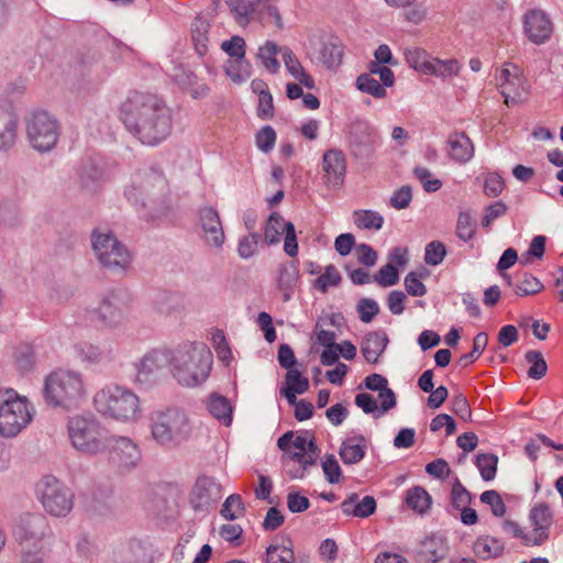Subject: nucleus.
<instances>
[{
  "instance_id": "46",
  "label": "nucleus",
  "mask_w": 563,
  "mask_h": 563,
  "mask_svg": "<svg viewBox=\"0 0 563 563\" xmlns=\"http://www.w3.org/2000/svg\"><path fill=\"white\" fill-rule=\"evenodd\" d=\"M179 298L177 295L162 290L153 300L155 310L161 314H170L178 308Z\"/></svg>"
},
{
  "instance_id": "31",
  "label": "nucleus",
  "mask_w": 563,
  "mask_h": 563,
  "mask_svg": "<svg viewBox=\"0 0 563 563\" xmlns=\"http://www.w3.org/2000/svg\"><path fill=\"white\" fill-rule=\"evenodd\" d=\"M421 553L430 563L443 560L448 553L446 540L441 536L427 537L421 544Z\"/></svg>"
},
{
  "instance_id": "15",
  "label": "nucleus",
  "mask_w": 563,
  "mask_h": 563,
  "mask_svg": "<svg viewBox=\"0 0 563 563\" xmlns=\"http://www.w3.org/2000/svg\"><path fill=\"white\" fill-rule=\"evenodd\" d=\"M222 496V485L216 477L200 475L189 493L188 500L195 511H208Z\"/></svg>"
},
{
  "instance_id": "54",
  "label": "nucleus",
  "mask_w": 563,
  "mask_h": 563,
  "mask_svg": "<svg viewBox=\"0 0 563 563\" xmlns=\"http://www.w3.org/2000/svg\"><path fill=\"white\" fill-rule=\"evenodd\" d=\"M406 60L410 67L422 71L428 75L429 64H431V59L428 58L424 51L419 48L408 49L406 52Z\"/></svg>"
},
{
  "instance_id": "35",
  "label": "nucleus",
  "mask_w": 563,
  "mask_h": 563,
  "mask_svg": "<svg viewBox=\"0 0 563 563\" xmlns=\"http://www.w3.org/2000/svg\"><path fill=\"white\" fill-rule=\"evenodd\" d=\"M287 227L288 222L285 221L280 214L276 212L272 213L264 230L265 242L268 245L278 243L282 235L287 232Z\"/></svg>"
},
{
  "instance_id": "33",
  "label": "nucleus",
  "mask_w": 563,
  "mask_h": 563,
  "mask_svg": "<svg viewBox=\"0 0 563 563\" xmlns=\"http://www.w3.org/2000/svg\"><path fill=\"white\" fill-rule=\"evenodd\" d=\"M252 66L246 57L229 58L224 64L225 75L236 84L247 80L252 74Z\"/></svg>"
},
{
  "instance_id": "2",
  "label": "nucleus",
  "mask_w": 563,
  "mask_h": 563,
  "mask_svg": "<svg viewBox=\"0 0 563 563\" xmlns=\"http://www.w3.org/2000/svg\"><path fill=\"white\" fill-rule=\"evenodd\" d=\"M212 354L202 342H186L170 352V372L183 386L195 387L210 375Z\"/></svg>"
},
{
  "instance_id": "23",
  "label": "nucleus",
  "mask_w": 563,
  "mask_h": 563,
  "mask_svg": "<svg viewBox=\"0 0 563 563\" xmlns=\"http://www.w3.org/2000/svg\"><path fill=\"white\" fill-rule=\"evenodd\" d=\"M449 156L460 164L470 162L474 156V145L464 132L452 133L446 141Z\"/></svg>"
},
{
  "instance_id": "64",
  "label": "nucleus",
  "mask_w": 563,
  "mask_h": 563,
  "mask_svg": "<svg viewBox=\"0 0 563 563\" xmlns=\"http://www.w3.org/2000/svg\"><path fill=\"white\" fill-rule=\"evenodd\" d=\"M411 200V188L409 186H402L393 194V196L390 197L389 205L397 210H401L407 208L410 205Z\"/></svg>"
},
{
  "instance_id": "34",
  "label": "nucleus",
  "mask_w": 563,
  "mask_h": 563,
  "mask_svg": "<svg viewBox=\"0 0 563 563\" xmlns=\"http://www.w3.org/2000/svg\"><path fill=\"white\" fill-rule=\"evenodd\" d=\"M354 224L362 230H380L384 225V217L374 210L360 209L353 212Z\"/></svg>"
},
{
  "instance_id": "63",
  "label": "nucleus",
  "mask_w": 563,
  "mask_h": 563,
  "mask_svg": "<svg viewBox=\"0 0 563 563\" xmlns=\"http://www.w3.org/2000/svg\"><path fill=\"white\" fill-rule=\"evenodd\" d=\"M322 470L327 481L331 484H336L342 477L341 467L333 455H329L322 462Z\"/></svg>"
},
{
  "instance_id": "7",
  "label": "nucleus",
  "mask_w": 563,
  "mask_h": 563,
  "mask_svg": "<svg viewBox=\"0 0 563 563\" xmlns=\"http://www.w3.org/2000/svg\"><path fill=\"white\" fill-rule=\"evenodd\" d=\"M68 435L73 446L85 454L95 455L106 451V430L95 419L73 417L68 421Z\"/></svg>"
},
{
  "instance_id": "58",
  "label": "nucleus",
  "mask_w": 563,
  "mask_h": 563,
  "mask_svg": "<svg viewBox=\"0 0 563 563\" xmlns=\"http://www.w3.org/2000/svg\"><path fill=\"white\" fill-rule=\"evenodd\" d=\"M472 496L470 492L461 484L459 479L452 486L451 504L457 510L470 505Z\"/></svg>"
},
{
  "instance_id": "19",
  "label": "nucleus",
  "mask_w": 563,
  "mask_h": 563,
  "mask_svg": "<svg viewBox=\"0 0 563 563\" xmlns=\"http://www.w3.org/2000/svg\"><path fill=\"white\" fill-rule=\"evenodd\" d=\"M514 71L505 67L500 70L497 77L500 92L504 97V102L509 107L518 104L527 100L528 86L523 77L519 74L516 66H512Z\"/></svg>"
},
{
  "instance_id": "62",
  "label": "nucleus",
  "mask_w": 563,
  "mask_h": 563,
  "mask_svg": "<svg viewBox=\"0 0 563 563\" xmlns=\"http://www.w3.org/2000/svg\"><path fill=\"white\" fill-rule=\"evenodd\" d=\"M261 235L258 233H251L247 236H244L240 240L238 245V253L242 258L252 257L256 250L257 244L260 242Z\"/></svg>"
},
{
  "instance_id": "30",
  "label": "nucleus",
  "mask_w": 563,
  "mask_h": 563,
  "mask_svg": "<svg viewBox=\"0 0 563 563\" xmlns=\"http://www.w3.org/2000/svg\"><path fill=\"white\" fill-rule=\"evenodd\" d=\"M74 353L77 358H79L81 362L91 364V365H98L104 362L110 361V354L102 349H100L98 345L88 343V342H81L74 345Z\"/></svg>"
},
{
  "instance_id": "4",
  "label": "nucleus",
  "mask_w": 563,
  "mask_h": 563,
  "mask_svg": "<svg viewBox=\"0 0 563 563\" xmlns=\"http://www.w3.org/2000/svg\"><path fill=\"white\" fill-rule=\"evenodd\" d=\"M46 405L73 409L85 396L82 375L74 371L58 369L46 376L43 387Z\"/></svg>"
},
{
  "instance_id": "57",
  "label": "nucleus",
  "mask_w": 563,
  "mask_h": 563,
  "mask_svg": "<svg viewBox=\"0 0 563 563\" xmlns=\"http://www.w3.org/2000/svg\"><path fill=\"white\" fill-rule=\"evenodd\" d=\"M374 280L382 287L394 286L399 280V274L397 268L389 263L379 268L377 274L374 276Z\"/></svg>"
},
{
  "instance_id": "53",
  "label": "nucleus",
  "mask_w": 563,
  "mask_h": 563,
  "mask_svg": "<svg viewBox=\"0 0 563 563\" xmlns=\"http://www.w3.org/2000/svg\"><path fill=\"white\" fill-rule=\"evenodd\" d=\"M255 143L260 151L269 153L276 143V132L271 125L263 126L255 135Z\"/></svg>"
},
{
  "instance_id": "26",
  "label": "nucleus",
  "mask_w": 563,
  "mask_h": 563,
  "mask_svg": "<svg viewBox=\"0 0 563 563\" xmlns=\"http://www.w3.org/2000/svg\"><path fill=\"white\" fill-rule=\"evenodd\" d=\"M18 137V119L13 112L0 106V151L10 150Z\"/></svg>"
},
{
  "instance_id": "47",
  "label": "nucleus",
  "mask_w": 563,
  "mask_h": 563,
  "mask_svg": "<svg viewBox=\"0 0 563 563\" xmlns=\"http://www.w3.org/2000/svg\"><path fill=\"white\" fill-rule=\"evenodd\" d=\"M341 275L336 267L332 264L328 265L323 272L313 283L316 289L325 294L330 287H336L341 283Z\"/></svg>"
},
{
  "instance_id": "16",
  "label": "nucleus",
  "mask_w": 563,
  "mask_h": 563,
  "mask_svg": "<svg viewBox=\"0 0 563 563\" xmlns=\"http://www.w3.org/2000/svg\"><path fill=\"white\" fill-rule=\"evenodd\" d=\"M522 24L525 35L536 45L549 42L554 32L550 15L541 9L527 11L522 18Z\"/></svg>"
},
{
  "instance_id": "41",
  "label": "nucleus",
  "mask_w": 563,
  "mask_h": 563,
  "mask_svg": "<svg viewBox=\"0 0 563 563\" xmlns=\"http://www.w3.org/2000/svg\"><path fill=\"white\" fill-rule=\"evenodd\" d=\"M475 464L485 482L493 481L496 476L498 456L494 453H478Z\"/></svg>"
},
{
  "instance_id": "14",
  "label": "nucleus",
  "mask_w": 563,
  "mask_h": 563,
  "mask_svg": "<svg viewBox=\"0 0 563 563\" xmlns=\"http://www.w3.org/2000/svg\"><path fill=\"white\" fill-rule=\"evenodd\" d=\"M167 192V180L157 170H151L137 176L130 186L125 188L124 195L134 205L145 206L144 198H152L155 195L165 196Z\"/></svg>"
},
{
  "instance_id": "5",
  "label": "nucleus",
  "mask_w": 563,
  "mask_h": 563,
  "mask_svg": "<svg viewBox=\"0 0 563 563\" xmlns=\"http://www.w3.org/2000/svg\"><path fill=\"white\" fill-rule=\"evenodd\" d=\"M151 433L163 446L175 448L188 439L191 424L187 413L177 407L158 409L151 413Z\"/></svg>"
},
{
  "instance_id": "45",
  "label": "nucleus",
  "mask_w": 563,
  "mask_h": 563,
  "mask_svg": "<svg viewBox=\"0 0 563 563\" xmlns=\"http://www.w3.org/2000/svg\"><path fill=\"white\" fill-rule=\"evenodd\" d=\"M356 87L362 92L373 96L374 98H384L386 89L371 74L364 73L356 78Z\"/></svg>"
},
{
  "instance_id": "40",
  "label": "nucleus",
  "mask_w": 563,
  "mask_h": 563,
  "mask_svg": "<svg viewBox=\"0 0 563 563\" xmlns=\"http://www.w3.org/2000/svg\"><path fill=\"white\" fill-rule=\"evenodd\" d=\"M209 24L202 18H196L191 24V37L197 53L202 56L208 49Z\"/></svg>"
},
{
  "instance_id": "28",
  "label": "nucleus",
  "mask_w": 563,
  "mask_h": 563,
  "mask_svg": "<svg viewBox=\"0 0 563 563\" xmlns=\"http://www.w3.org/2000/svg\"><path fill=\"white\" fill-rule=\"evenodd\" d=\"M319 456V450H292L290 449L286 453H284L285 463L297 462L299 466L296 470H289V476L291 478H300L303 476L305 471L308 466H311L316 463Z\"/></svg>"
},
{
  "instance_id": "1",
  "label": "nucleus",
  "mask_w": 563,
  "mask_h": 563,
  "mask_svg": "<svg viewBox=\"0 0 563 563\" xmlns=\"http://www.w3.org/2000/svg\"><path fill=\"white\" fill-rule=\"evenodd\" d=\"M121 121L126 130L146 145H157L172 130V118L157 96L132 92L121 106Z\"/></svg>"
},
{
  "instance_id": "61",
  "label": "nucleus",
  "mask_w": 563,
  "mask_h": 563,
  "mask_svg": "<svg viewBox=\"0 0 563 563\" xmlns=\"http://www.w3.org/2000/svg\"><path fill=\"white\" fill-rule=\"evenodd\" d=\"M505 187L504 179L496 173H488L484 179V192L486 196L498 197Z\"/></svg>"
},
{
  "instance_id": "52",
  "label": "nucleus",
  "mask_w": 563,
  "mask_h": 563,
  "mask_svg": "<svg viewBox=\"0 0 563 563\" xmlns=\"http://www.w3.org/2000/svg\"><path fill=\"white\" fill-rule=\"evenodd\" d=\"M475 234V223L468 212H461L456 222V235L464 242L473 239Z\"/></svg>"
},
{
  "instance_id": "32",
  "label": "nucleus",
  "mask_w": 563,
  "mask_h": 563,
  "mask_svg": "<svg viewBox=\"0 0 563 563\" xmlns=\"http://www.w3.org/2000/svg\"><path fill=\"white\" fill-rule=\"evenodd\" d=\"M299 271L295 262L282 264L278 268L277 285L284 291V300L290 298L289 290L294 288L298 280Z\"/></svg>"
},
{
  "instance_id": "44",
  "label": "nucleus",
  "mask_w": 563,
  "mask_h": 563,
  "mask_svg": "<svg viewBox=\"0 0 563 563\" xmlns=\"http://www.w3.org/2000/svg\"><path fill=\"white\" fill-rule=\"evenodd\" d=\"M245 507L241 495H230L222 505L221 516L227 520H235L244 516Z\"/></svg>"
},
{
  "instance_id": "13",
  "label": "nucleus",
  "mask_w": 563,
  "mask_h": 563,
  "mask_svg": "<svg viewBox=\"0 0 563 563\" xmlns=\"http://www.w3.org/2000/svg\"><path fill=\"white\" fill-rule=\"evenodd\" d=\"M349 150L356 159L369 158L379 144L376 130L364 120H355L349 129Z\"/></svg>"
},
{
  "instance_id": "20",
  "label": "nucleus",
  "mask_w": 563,
  "mask_h": 563,
  "mask_svg": "<svg viewBox=\"0 0 563 563\" xmlns=\"http://www.w3.org/2000/svg\"><path fill=\"white\" fill-rule=\"evenodd\" d=\"M198 214L205 242L209 246L221 247L225 236L218 211L211 207H203L199 209Z\"/></svg>"
},
{
  "instance_id": "49",
  "label": "nucleus",
  "mask_w": 563,
  "mask_h": 563,
  "mask_svg": "<svg viewBox=\"0 0 563 563\" xmlns=\"http://www.w3.org/2000/svg\"><path fill=\"white\" fill-rule=\"evenodd\" d=\"M292 549L285 545H269L266 549V563H294Z\"/></svg>"
},
{
  "instance_id": "36",
  "label": "nucleus",
  "mask_w": 563,
  "mask_h": 563,
  "mask_svg": "<svg viewBox=\"0 0 563 563\" xmlns=\"http://www.w3.org/2000/svg\"><path fill=\"white\" fill-rule=\"evenodd\" d=\"M406 503L413 511L423 514L431 506V497L424 488L416 486L407 490Z\"/></svg>"
},
{
  "instance_id": "21",
  "label": "nucleus",
  "mask_w": 563,
  "mask_h": 563,
  "mask_svg": "<svg viewBox=\"0 0 563 563\" xmlns=\"http://www.w3.org/2000/svg\"><path fill=\"white\" fill-rule=\"evenodd\" d=\"M529 518L533 525L530 532L532 539H527V547L542 545L549 539V530L553 522V515L547 504H538L531 510Z\"/></svg>"
},
{
  "instance_id": "56",
  "label": "nucleus",
  "mask_w": 563,
  "mask_h": 563,
  "mask_svg": "<svg viewBox=\"0 0 563 563\" xmlns=\"http://www.w3.org/2000/svg\"><path fill=\"white\" fill-rule=\"evenodd\" d=\"M413 174L427 192H435L442 187V181L438 178H432V174L427 167L418 166L413 169Z\"/></svg>"
},
{
  "instance_id": "43",
  "label": "nucleus",
  "mask_w": 563,
  "mask_h": 563,
  "mask_svg": "<svg viewBox=\"0 0 563 563\" xmlns=\"http://www.w3.org/2000/svg\"><path fill=\"white\" fill-rule=\"evenodd\" d=\"M429 67L428 75H434L442 78L455 76L460 71V64L456 59L441 60L432 58Z\"/></svg>"
},
{
  "instance_id": "60",
  "label": "nucleus",
  "mask_w": 563,
  "mask_h": 563,
  "mask_svg": "<svg viewBox=\"0 0 563 563\" xmlns=\"http://www.w3.org/2000/svg\"><path fill=\"white\" fill-rule=\"evenodd\" d=\"M356 310L361 321L368 323L379 312L378 303L371 298H363L357 302Z\"/></svg>"
},
{
  "instance_id": "29",
  "label": "nucleus",
  "mask_w": 563,
  "mask_h": 563,
  "mask_svg": "<svg viewBox=\"0 0 563 563\" xmlns=\"http://www.w3.org/2000/svg\"><path fill=\"white\" fill-rule=\"evenodd\" d=\"M504 542L490 536H481L473 544L475 555L482 560L498 558L504 553Z\"/></svg>"
},
{
  "instance_id": "6",
  "label": "nucleus",
  "mask_w": 563,
  "mask_h": 563,
  "mask_svg": "<svg viewBox=\"0 0 563 563\" xmlns=\"http://www.w3.org/2000/svg\"><path fill=\"white\" fill-rule=\"evenodd\" d=\"M35 495L44 510L52 517L64 518L74 508L73 490L53 475H44L36 483Z\"/></svg>"
},
{
  "instance_id": "18",
  "label": "nucleus",
  "mask_w": 563,
  "mask_h": 563,
  "mask_svg": "<svg viewBox=\"0 0 563 563\" xmlns=\"http://www.w3.org/2000/svg\"><path fill=\"white\" fill-rule=\"evenodd\" d=\"M170 365V352L152 350L135 363V383L148 386L154 383L158 373Z\"/></svg>"
},
{
  "instance_id": "9",
  "label": "nucleus",
  "mask_w": 563,
  "mask_h": 563,
  "mask_svg": "<svg viewBox=\"0 0 563 563\" xmlns=\"http://www.w3.org/2000/svg\"><path fill=\"white\" fill-rule=\"evenodd\" d=\"M91 244L95 256L104 268L125 271L130 266V251L111 232L95 230L91 234Z\"/></svg>"
},
{
  "instance_id": "8",
  "label": "nucleus",
  "mask_w": 563,
  "mask_h": 563,
  "mask_svg": "<svg viewBox=\"0 0 563 563\" xmlns=\"http://www.w3.org/2000/svg\"><path fill=\"white\" fill-rule=\"evenodd\" d=\"M32 420V413L25 398L13 389L0 390V433L15 437Z\"/></svg>"
},
{
  "instance_id": "50",
  "label": "nucleus",
  "mask_w": 563,
  "mask_h": 563,
  "mask_svg": "<svg viewBox=\"0 0 563 563\" xmlns=\"http://www.w3.org/2000/svg\"><path fill=\"white\" fill-rule=\"evenodd\" d=\"M446 255V247L441 241H432L427 244L424 262L427 265L437 266L441 264Z\"/></svg>"
},
{
  "instance_id": "51",
  "label": "nucleus",
  "mask_w": 563,
  "mask_h": 563,
  "mask_svg": "<svg viewBox=\"0 0 563 563\" xmlns=\"http://www.w3.org/2000/svg\"><path fill=\"white\" fill-rule=\"evenodd\" d=\"M286 388H290L299 395L305 394L309 388V380L302 376L297 368H289L285 376Z\"/></svg>"
},
{
  "instance_id": "59",
  "label": "nucleus",
  "mask_w": 563,
  "mask_h": 563,
  "mask_svg": "<svg viewBox=\"0 0 563 563\" xmlns=\"http://www.w3.org/2000/svg\"><path fill=\"white\" fill-rule=\"evenodd\" d=\"M479 498L483 504L490 506L494 516L503 517L506 514V505L496 490H486Z\"/></svg>"
},
{
  "instance_id": "48",
  "label": "nucleus",
  "mask_w": 563,
  "mask_h": 563,
  "mask_svg": "<svg viewBox=\"0 0 563 563\" xmlns=\"http://www.w3.org/2000/svg\"><path fill=\"white\" fill-rule=\"evenodd\" d=\"M487 344H488L487 333L479 332L473 339V349H471V352L461 355L459 363L464 367L472 364L482 355V353L485 351Z\"/></svg>"
},
{
  "instance_id": "38",
  "label": "nucleus",
  "mask_w": 563,
  "mask_h": 563,
  "mask_svg": "<svg viewBox=\"0 0 563 563\" xmlns=\"http://www.w3.org/2000/svg\"><path fill=\"white\" fill-rule=\"evenodd\" d=\"M207 408L214 418L222 420L225 426L231 423L232 409L225 397L212 395L207 404Z\"/></svg>"
},
{
  "instance_id": "11",
  "label": "nucleus",
  "mask_w": 563,
  "mask_h": 563,
  "mask_svg": "<svg viewBox=\"0 0 563 563\" xmlns=\"http://www.w3.org/2000/svg\"><path fill=\"white\" fill-rule=\"evenodd\" d=\"M132 301V296L128 290L113 289L102 297L98 309H93L89 313L91 319L99 320L103 327L114 329L126 320Z\"/></svg>"
},
{
  "instance_id": "3",
  "label": "nucleus",
  "mask_w": 563,
  "mask_h": 563,
  "mask_svg": "<svg viewBox=\"0 0 563 563\" xmlns=\"http://www.w3.org/2000/svg\"><path fill=\"white\" fill-rule=\"evenodd\" d=\"M93 405L100 415L117 421L130 422L142 417L139 396L120 385L111 384L98 390Z\"/></svg>"
},
{
  "instance_id": "37",
  "label": "nucleus",
  "mask_w": 563,
  "mask_h": 563,
  "mask_svg": "<svg viewBox=\"0 0 563 563\" xmlns=\"http://www.w3.org/2000/svg\"><path fill=\"white\" fill-rule=\"evenodd\" d=\"M283 49L273 41H267L263 46L258 48L257 57L261 59L263 66L275 74L279 69V62L277 60V54Z\"/></svg>"
},
{
  "instance_id": "24",
  "label": "nucleus",
  "mask_w": 563,
  "mask_h": 563,
  "mask_svg": "<svg viewBox=\"0 0 563 563\" xmlns=\"http://www.w3.org/2000/svg\"><path fill=\"white\" fill-rule=\"evenodd\" d=\"M388 341V336L384 331L367 333L361 343V352L364 358L371 364L377 363Z\"/></svg>"
},
{
  "instance_id": "55",
  "label": "nucleus",
  "mask_w": 563,
  "mask_h": 563,
  "mask_svg": "<svg viewBox=\"0 0 563 563\" xmlns=\"http://www.w3.org/2000/svg\"><path fill=\"white\" fill-rule=\"evenodd\" d=\"M221 48L230 58H242L246 54V44L242 36L234 35L230 40L222 42Z\"/></svg>"
},
{
  "instance_id": "22",
  "label": "nucleus",
  "mask_w": 563,
  "mask_h": 563,
  "mask_svg": "<svg viewBox=\"0 0 563 563\" xmlns=\"http://www.w3.org/2000/svg\"><path fill=\"white\" fill-rule=\"evenodd\" d=\"M322 170L329 186L336 188L344 181L346 173V159L341 150L331 148L324 152L322 157Z\"/></svg>"
},
{
  "instance_id": "25",
  "label": "nucleus",
  "mask_w": 563,
  "mask_h": 563,
  "mask_svg": "<svg viewBox=\"0 0 563 563\" xmlns=\"http://www.w3.org/2000/svg\"><path fill=\"white\" fill-rule=\"evenodd\" d=\"M344 56V44L336 36H330L320 48V60L330 70H335L342 64Z\"/></svg>"
},
{
  "instance_id": "27",
  "label": "nucleus",
  "mask_w": 563,
  "mask_h": 563,
  "mask_svg": "<svg viewBox=\"0 0 563 563\" xmlns=\"http://www.w3.org/2000/svg\"><path fill=\"white\" fill-rule=\"evenodd\" d=\"M366 453V439L364 435L350 438L342 442L340 457L344 464L353 465L361 462Z\"/></svg>"
},
{
  "instance_id": "17",
  "label": "nucleus",
  "mask_w": 563,
  "mask_h": 563,
  "mask_svg": "<svg viewBox=\"0 0 563 563\" xmlns=\"http://www.w3.org/2000/svg\"><path fill=\"white\" fill-rule=\"evenodd\" d=\"M106 450L110 462L118 467H134L141 459L137 444L126 437L108 438Z\"/></svg>"
},
{
  "instance_id": "39",
  "label": "nucleus",
  "mask_w": 563,
  "mask_h": 563,
  "mask_svg": "<svg viewBox=\"0 0 563 563\" xmlns=\"http://www.w3.org/2000/svg\"><path fill=\"white\" fill-rule=\"evenodd\" d=\"M543 289L542 283L528 272L518 275L515 284V294L520 297L540 292Z\"/></svg>"
},
{
  "instance_id": "10",
  "label": "nucleus",
  "mask_w": 563,
  "mask_h": 563,
  "mask_svg": "<svg viewBox=\"0 0 563 563\" xmlns=\"http://www.w3.org/2000/svg\"><path fill=\"white\" fill-rule=\"evenodd\" d=\"M26 135L35 151L46 153L56 146L60 135V125L57 119L47 111H36L26 122Z\"/></svg>"
},
{
  "instance_id": "42",
  "label": "nucleus",
  "mask_w": 563,
  "mask_h": 563,
  "mask_svg": "<svg viewBox=\"0 0 563 563\" xmlns=\"http://www.w3.org/2000/svg\"><path fill=\"white\" fill-rule=\"evenodd\" d=\"M526 361L530 364L528 377L532 379H541L548 371L547 362L540 351L530 350L525 355Z\"/></svg>"
},
{
  "instance_id": "12",
  "label": "nucleus",
  "mask_w": 563,
  "mask_h": 563,
  "mask_svg": "<svg viewBox=\"0 0 563 563\" xmlns=\"http://www.w3.org/2000/svg\"><path fill=\"white\" fill-rule=\"evenodd\" d=\"M12 533L22 549H38L40 543L51 536L52 530L45 516L25 514L19 518Z\"/></svg>"
}]
</instances>
